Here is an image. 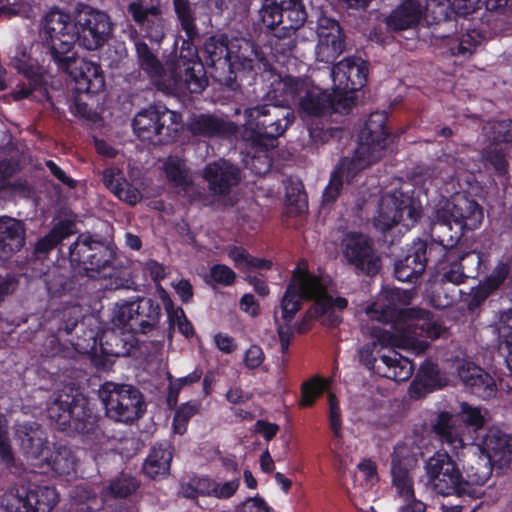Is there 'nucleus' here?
Instances as JSON below:
<instances>
[{"instance_id": "obj_1", "label": "nucleus", "mask_w": 512, "mask_h": 512, "mask_svg": "<svg viewBox=\"0 0 512 512\" xmlns=\"http://www.w3.org/2000/svg\"><path fill=\"white\" fill-rule=\"evenodd\" d=\"M293 82H283L280 74L270 73L269 89L264 103L247 107L245 117V139L255 147L268 150L275 146V141L282 136L293 123L295 116L286 98L287 89L292 91Z\"/></svg>"}, {"instance_id": "obj_2", "label": "nucleus", "mask_w": 512, "mask_h": 512, "mask_svg": "<svg viewBox=\"0 0 512 512\" xmlns=\"http://www.w3.org/2000/svg\"><path fill=\"white\" fill-rule=\"evenodd\" d=\"M67 32L73 33V46L78 42L81 47L95 51L112 37L113 23L106 12L88 5L77 11L75 21L59 9H52L45 16L43 47L50 51V41L54 36L60 39L61 34Z\"/></svg>"}, {"instance_id": "obj_3", "label": "nucleus", "mask_w": 512, "mask_h": 512, "mask_svg": "<svg viewBox=\"0 0 512 512\" xmlns=\"http://www.w3.org/2000/svg\"><path fill=\"white\" fill-rule=\"evenodd\" d=\"M72 266H78L86 277L104 280L109 290L129 289L133 284L129 270L118 260L108 241L89 233L80 234L68 247Z\"/></svg>"}, {"instance_id": "obj_4", "label": "nucleus", "mask_w": 512, "mask_h": 512, "mask_svg": "<svg viewBox=\"0 0 512 512\" xmlns=\"http://www.w3.org/2000/svg\"><path fill=\"white\" fill-rule=\"evenodd\" d=\"M383 297L387 304L374 303L366 309L371 320L391 324L398 336L405 338H439L445 332L440 324L432 319V314L421 308H400L396 302L405 304L407 292L399 288L385 290Z\"/></svg>"}, {"instance_id": "obj_5", "label": "nucleus", "mask_w": 512, "mask_h": 512, "mask_svg": "<svg viewBox=\"0 0 512 512\" xmlns=\"http://www.w3.org/2000/svg\"><path fill=\"white\" fill-rule=\"evenodd\" d=\"M259 16L266 31L275 38L271 42L274 55H291L296 47L293 36L307 19L302 1L263 0Z\"/></svg>"}, {"instance_id": "obj_6", "label": "nucleus", "mask_w": 512, "mask_h": 512, "mask_svg": "<svg viewBox=\"0 0 512 512\" xmlns=\"http://www.w3.org/2000/svg\"><path fill=\"white\" fill-rule=\"evenodd\" d=\"M62 38L50 41L47 53L58 69L67 73L76 84L78 93L98 94L105 88V78L101 66L95 62L80 58L73 51V33L61 34Z\"/></svg>"}, {"instance_id": "obj_7", "label": "nucleus", "mask_w": 512, "mask_h": 512, "mask_svg": "<svg viewBox=\"0 0 512 512\" xmlns=\"http://www.w3.org/2000/svg\"><path fill=\"white\" fill-rule=\"evenodd\" d=\"M86 399L80 393H59L48 408L49 418L61 430L68 428L90 436L97 431V419L86 406Z\"/></svg>"}, {"instance_id": "obj_8", "label": "nucleus", "mask_w": 512, "mask_h": 512, "mask_svg": "<svg viewBox=\"0 0 512 512\" xmlns=\"http://www.w3.org/2000/svg\"><path fill=\"white\" fill-rule=\"evenodd\" d=\"M132 126L134 132L143 141L167 144L178 137L181 115L166 107L150 106L135 115Z\"/></svg>"}, {"instance_id": "obj_9", "label": "nucleus", "mask_w": 512, "mask_h": 512, "mask_svg": "<svg viewBox=\"0 0 512 512\" xmlns=\"http://www.w3.org/2000/svg\"><path fill=\"white\" fill-rule=\"evenodd\" d=\"M386 122L385 111H376L369 115L358 135V145L352 157L353 169H365L385 156L391 142L385 127Z\"/></svg>"}, {"instance_id": "obj_10", "label": "nucleus", "mask_w": 512, "mask_h": 512, "mask_svg": "<svg viewBox=\"0 0 512 512\" xmlns=\"http://www.w3.org/2000/svg\"><path fill=\"white\" fill-rule=\"evenodd\" d=\"M99 397L105 406L106 414L120 422H133L145 410L141 391L130 384L105 382L99 389Z\"/></svg>"}, {"instance_id": "obj_11", "label": "nucleus", "mask_w": 512, "mask_h": 512, "mask_svg": "<svg viewBox=\"0 0 512 512\" xmlns=\"http://www.w3.org/2000/svg\"><path fill=\"white\" fill-rule=\"evenodd\" d=\"M427 485L439 495H466L461 470L447 452H436L425 462Z\"/></svg>"}, {"instance_id": "obj_12", "label": "nucleus", "mask_w": 512, "mask_h": 512, "mask_svg": "<svg viewBox=\"0 0 512 512\" xmlns=\"http://www.w3.org/2000/svg\"><path fill=\"white\" fill-rule=\"evenodd\" d=\"M340 251L346 264L354 267L357 273L375 276L381 269V259L374 248L373 240L360 232L344 234Z\"/></svg>"}, {"instance_id": "obj_13", "label": "nucleus", "mask_w": 512, "mask_h": 512, "mask_svg": "<svg viewBox=\"0 0 512 512\" xmlns=\"http://www.w3.org/2000/svg\"><path fill=\"white\" fill-rule=\"evenodd\" d=\"M118 321L141 334H148L159 327L162 310L151 298L138 297L122 304L116 314Z\"/></svg>"}, {"instance_id": "obj_14", "label": "nucleus", "mask_w": 512, "mask_h": 512, "mask_svg": "<svg viewBox=\"0 0 512 512\" xmlns=\"http://www.w3.org/2000/svg\"><path fill=\"white\" fill-rule=\"evenodd\" d=\"M419 217L420 212L412 206L408 197L388 194L381 197L373 224L376 229L386 234L399 223L407 228L413 226Z\"/></svg>"}, {"instance_id": "obj_15", "label": "nucleus", "mask_w": 512, "mask_h": 512, "mask_svg": "<svg viewBox=\"0 0 512 512\" xmlns=\"http://www.w3.org/2000/svg\"><path fill=\"white\" fill-rule=\"evenodd\" d=\"M319 293V280L299 267L296 268L281 300L282 320L284 322H291L296 313L301 309L302 300L319 295Z\"/></svg>"}, {"instance_id": "obj_16", "label": "nucleus", "mask_w": 512, "mask_h": 512, "mask_svg": "<svg viewBox=\"0 0 512 512\" xmlns=\"http://www.w3.org/2000/svg\"><path fill=\"white\" fill-rule=\"evenodd\" d=\"M126 10L145 36L154 42L165 37L167 21L160 2L127 0Z\"/></svg>"}, {"instance_id": "obj_17", "label": "nucleus", "mask_w": 512, "mask_h": 512, "mask_svg": "<svg viewBox=\"0 0 512 512\" xmlns=\"http://www.w3.org/2000/svg\"><path fill=\"white\" fill-rule=\"evenodd\" d=\"M206 63L215 81L234 90L237 87L236 73L231 61L230 42L227 37H210L204 44Z\"/></svg>"}, {"instance_id": "obj_18", "label": "nucleus", "mask_w": 512, "mask_h": 512, "mask_svg": "<svg viewBox=\"0 0 512 512\" xmlns=\"http://www.w3.org/2000/svg\"><path fill=\"white\" fill-rule=\"evenodd\" d=\"M440 250L436 244H428L418 239L413 242L406 256L394 264L396 278L402 282L414 283L425 272L429 261H438L435 252Z\"/></svg>"}, {"instance_id": "obj_19", "label": "nucleus", "mask_w": 512, "mask_h": 512, "mask_svg": "<svg viewBox=\"0 0 512 512\" xmlns=\"http://www.w3.org/2000/svg\"><path fill=\"white\" fill-rule=\"evenodd\" d=\"M283 82L291 80L293 85L291 90L287 89L286 98L288 102L298 101L299 109L302 113L309 116H321L330 111L331 95L321 91L317 87H311L305 80L300 78L285 76L282 77Z\"/></svg>"}, {"instance_id": "obj_20", "label": "nucleus", "mask_w": 512, "mask_h": 512, "mask_svg": "<svg viewBox=\"0 0 512 512\" xmlns=\"http://www.w3.org/2000/svg\"><path fill=\"white\" fill-rule=\"evenodd\" d=\"M464 228L456 222H453L448 215H442V210L437 206L431 215L430 233L433 242L440 247L435 252V257H453V249L463 236Z\"/></svg>"}, {"instance_id": "obj_21", "label": "nucleus", "mask_w": 512, "mask_h": 512, "mask_svg": "<svg viewBox=\"0 0 512 512\" xmlns=\"http://www.w3.org/2000/svg\"><path fill=\"white\" fill-rule=\"evenodd\" d=\"M318 43L316 59L324 63H333L345 50V35L339 23L328 17H321L317 27Z\"/></svg>"}, {"instance_id": "obj_22", "label": "nucleus", "mask_w": 512, "mask_h": 512, "mask_svg": "<svg viewBox=\"0 0 512 512\" xmlns=\"http://www.w3.org/2000/svg\"><path fill=\"white\" fill-rule=\"evenodd\" d=\"M436 206L442 210V215H448L465 230H474L483 221V208L474 199L462 194L442 200Z\"/></svg>"}, {"instance_id": "obj_23", "label": "nucleus", "mask_w": 512, "mask_h": 512, "mask_svg": "<svg viewBox=\"0 0 512 512\" xmlns=\"http://www.w3.org/2000/svg\"><path fill=\"white\" fill-rule=\"evenodd\" d=\"M135 51L139 67L150 77L158 90L165 94L176 92L174 76L168 73V67H164L157 55L142 40L135 42Z\"/></svg>"}, {"instance_id": "obj_24", "label": "nucleus", "mask_w": 512, "mask_h": 512, "mask_svg": "<svg viewBox=\"0 0 512 512\" xmlns=\"http://www.w3.org/2000/svg\"><path fill=\"white\" fill-rule=\"evenodd\" d=\"M461 457L466 494H469L472 485H483L489 480L495 464L480 446L463 447Z\"/></svg>"}, {"instance_id": "obj_25", "label": "nucleus", "mask_w": 512, "mask_h": 512, "mask_svg": "<svg viewBox=\"0 0 512 512\" xmlns=\"http://www.w3.org/2000/svg\"><path fill=\"white\" fill-rule=\"evenodd\" d=\"M231 61L233 70H253L262 68L265 79L270 82V73L275 74L271 70V65L264 57L259 46L252 40L246 38H236L230 42Z\"/></svg>"}, {"instance_id": "obj_26", "label": "nucleus", "mask_w": 512, "mask_h": 512, "mask_svg": "<svg viewBox=\"0 0 512 512\" xmlns=\"http://www.w3.org/2000/svg\"><path fill=\"white\" fill-rule=\"evenodd\" d=\"M416 459L405 444H398L392 454V484L404 500L414 496L413 479L410 470L415 466Z\"/></svg>"}, {"instance_id": "obj_27", "label": "nucleus", "mask_w": 512, "mask_h": 512, "mask_svg": "<svg viewBox=\"0 0 512 512\" xmlns=\"http://www.w3.org/2000/svg\"><path fill=\"white\" fill-rule=\"evenodd\" d=\"M203 178L208 182L213 195L225 196L240 182V169L231 162L219 159L203 169Z\"/></svg>"}, {"instance_id": "obj_28", "label": "nucleus", "mask_w": 512, "mask_h": 512, "mask_svg": "<svg viewBox=\"0 0 512 512\" xmlns=\"http://www.w3.org/2000/svg\"><path fill=\"white\" fill-rule=\"evenodd\" d=\"M367 74L366 61L357 57H348L332 68L334 87L345 92L361 89L366 83Z\"/></svg>"}, {"instance_id": "obj_29", "label": "nucleus", "mask_w": 512, "mask_h": 512, "mask_svg": "<svg viewBox=\"0 0 512 512\" xmlns=\"http://www.w3.org/2000/svg\"><path fill=\"white\" fill-rule=\"evenodd\" d=\"M456 370L461 383L472 394L482 399H490L496 395L495 380L481 367L470 361H461Z\"/></svg>"}, {"instance_id": "obj_30", "label": "nucleus", "mask_w": 512, "mask_h": 512, "mask_svg": "<svg viewBox=\"0 0 512 512\" xmlns=\"http://www.w3.org/2000/svg\"><path fill=\"white\" fill-rule=\"evenodd\" d=\"M187 130L195 137L226 138L237 131L235 123L215 114L192 115L187 122Z\"/></svg>"}, {"instance_id": "obj_31", "label": "nucleus", "mask_w": 512, "mask_h": 512, "mask_svg": "<svg viewBox=\"0 0 512 512\" xmlns=\"http://www.w3.org/2000/svg\"><path fill=\"white\" fill-rule=\"evenodd\" d=\"M25 243V228L21 221L10 217L0 218V260L10 258Z\"/></svg>"}, {"instance_id": "obj_32", "label": "nucleus", "mask_w": 512, "mask_h": 512, "mask_svg": "<svg viewBox=\"0 0 512 512\" xmlns=\"http://www.w3.org/2000/svg\"><path fill=\"white\" fill-rule=\"evenodd\" d=\"M423 18V6L418 0H404L387 17L385 23L393 31H402L418 25Z\"/></svg>"}, {"instance_id": "obj_33", "label": "nucleus", "mask_w": 512, "mask_h": 512, "mask_svg": "<svg viewBox=\"0 0 512 512\" xmlns=\"http://www.w3.org/2000/svg\"><path fill=\"white\" fill-rule=\"evenodd\" d=\"M85 279L83 274H72L68 269L54 267L44 275V282L49 293L53 296L77 292L80 289V280Z\"/></svg>"}, {"instance_id": "obj_34", "label": "nucleus", "mask_w": 512, "mask_h": 512, "mask_svg": "<svg viewBox=\"0 0 512 512\" xmlns=\"http://www.w3.org/2000/svg\"><path fill=\"white\" fill-rule=\"evenodd\" d=\"M376 373L396 382H404L411 377L413 364L398 352L390 351L389 354L380 356L376 365Z\"/></svg>"}, {"instance_id": "obj_35", "label": "nucleus", "mask_w": 512, "mask_h": 512, "mask_svg": "<svg viewBox=\"0 0 512 512\" xmlns=\"http://www.w3.org/2000/svg\"><path fill=\"white\" fill-rule=\"evenodd\" d=\"M16 435L21 449L28 459L35 460L42 456L45 448V436L39 424L36 422L19 424L16 428Z\"/></svg>"}, {"instance_id": "obj_36", "label": "nucleus", "mask_w": 512, "mask_h": 512, "mask_svg": "<svg viewBox=\"0 0 512 512\" xmlns=\"http://www.w3.org/2000/svg\"><path fill=\"white\" fill-rule=\"evenodd\" d=\"M482 450L500 468L508 466L512 462L510 437L501 431H490L484 438V448Z\"/></svg>"}, {"instance_id": "obj_37", "label": "nucleus", "mask_w": 512, "mask_h": 512, "mask_svg": "<svg viewBox=\"0 0 512 512\" xmlns=\"http://www.w3.org/2000/svg\"><path fill=\"white\" fill-rule=\"evenodd\" d=\"M104 185L120 200L135 205L142 199L140 191L133 187L118 168L106 169L103 173Z\"/></svg>"}, {"instance_id": "obj_38", "label": "nucleus", "mask_w": 512, "mask_h": 512, "mask_svg": "<svg viewBox=\"0 0 512 512\" xmlns=\"http://www.w3.org/2000/svg\"><path fill=\"white\" fill-rule=\"evenodd\" d=\"M353 158H342L331 174L330 182L323 193V203H333L339 196L344 180L349 181L362 169H353Z\"/></svg>"}, {"instance_id": "obj_39", "label": "nucleus", "mask_w": 512, "mask_h": 512, "mask_svg": "<svg viewBox=\"0 0 512 512\" xmlns=\"http://www.w3.org/2000/svg\"><path fill=\"white\" fill-rule=\"evenodd\" d=\"M510 273L507 263L499 262L492 273L479 285L473 293L469 307L479 306L491 293L495 292L504 283Z\"/></svg>"}, {"instance_id": "obj_40", "label": "nucleus", "mask_w": 512, "mask_h": 512, "mask_svg": "<svg viewBox=\"0 0 512 512\" xmlns=\"http://www.w3.org/2000/svg\"><path fill=\"white\" fill-rule=\"evenodd\" d=\"M172 457L168 445L153 446L143 464V472L152 479L168 475Z\"/></svg>"}, {"instance_id": "obj_41", "label": "nucleus", "mask_w": 512, "mask_h": 512, "mask_svg": "<svg viewBox=\"0 0 512 512\" xmlns=\"http://www.w3.org/2000/svg\"><path fill=\"white\" fill-rule=\"evenodd\" d=\"M446 385L438 366L431 362H425L420 367L415 380L412 383V391L416 396L422 397L426 393Z\"/></svg>"}, {"instance_id": "obj_42", "label": "nucleus", "mask_w": 512, "mask_h": 512, "mask_svg": "<svg viewBox=\"0 0 512 512\" xmlns=\"http://www.w3.org/2000/svg\"><path fill=\"white\" fill-rule=\"evenodd\" d=\"M134 337L116 330H108L100 339L101 351L107 356L125 357L134 348Z\"/></svg>"}, {"instance_id": "obj_43", "label": "nucleus", "mask_w": 512, "mask_h": 512, "mask_svg": "<svg viewBox=\"0 0 512 512\" xmlns=\"http://www.w3.org/2000/svg\"><path fill=\"white\" fill-rule=\"evenodd\" d=\"M75 224L71 220H63L56 224L53 229L44 237L40 238L34 248L37 257L46 256L53 248L64 239L74 234Z\"/></svg>"}, {"instance_id": "obj_44", "label": "nucleus", "mask_w": 512, "mask_h": 512, "mask_svg": "<svg viewBox=\"0 0 512 512\" xmlns=\"http://www.w3.org/2000/svg\"><path fill=\"white\" fill-rule=\"evenodd\" d=\"M371 335L376 339L371 344H367L359 350L360 362L369 369L376 372V365L379 359L373 357V350L377 343L382 346H392L396 343V335L391 331L383 330L380 327L373 326Z\"/></svg>"}, {"instance_id": "obj_45", "label": "nucleus", "mask_w": 512, "mask_h": 512, "mask_svg": "<svg viewBox=\"0 0 512 512\" xmlns=\"http://www.w3.org/2000/svg\"><path fill=\"white\" fill-rule=\"evenodd\" d=\"M193 39L187 37L186 40L182 41L179 54L170 61L167 62L168 73L174 76L176 84L182 76V70L194 63H199V57L197 49L192 43Z\"/></svg>"}, {"instance_id": "obj_46", "label": "nucleus", "mask_w": 512, "mask_h": 512, "mask_svg": "<svg viewBox=\"0 0 512 512\" xmlns=\"http://www.w3.org/2000/svg\"><path fill=\"white\" fill-rule=\"evenodd\" d=\"M204 66L201 62L194 63L182 70V76L177 83V90L186 88L191 93L199 94L207 86Z\"/></svg>"}, {"instance_id": "obj_47", "label": "nucleus", "mask_w": 512, "mask_h": 512, "mask_svg": "<svg viewBox=\"0 0 512 512\" xmlns=\"http://www.w3.org/2000/svg\"><path fill=\"white\" fill-rule=\"evenodd\" d=\"M456 422L457 418L455 416L448 413H441L434 426V430L443 441H446L454 448L458 446L464 447L461 438L462 427H457Z\"/></svg>"}, {"instance_id": "obj_48", "label": "nucleus", "mask_w": 512, "mask_h": 512, "mask_svg": "<svg viewBox=\"0 0 512 512\" xmlns=\"http://www.w3.org/2000/svg\"><path fill=\"white\" fill-rule=\"evenodd\" d=\"M27 492L35 512H50L58 502V493L53 487L39 486Z\"/></svg>"}, {"instance_id": "obj_49", "label": "nucleus", "mask_w": 512, "mask_h": 512, "mask_svg": "<svg viewBox=\"0 0 512 512\" xmlns=\"http://www.w3.org/2000/svg\"><path fill=\"white\" fill-rule=\"evenodd\" d=\"M173 6L182 30L189 39H194L198 36V29L192 4L189 0H173Z\"/></svg>"}, {"instance_id": "obj_50", "label": "nucleus", "mask_w": 512, "mask_h": 512, "mask_svg": "<svg viewBox=\"0 0 512 512\" xmlns=\"http://www.w3.org/2000/svg\"><path fill=\"white\" fill-rule=\"evenodd\" d=\"M451 10L452 5L448 0H427L423 18L428 26L441 25L445 21L454 20Z\"/></svg>"}, {"instance_id": "obj_51", "label": "nucleus", "mask_w": 512, "mask_h": 512, "mask_svg": "<svg viewBox=\"0 0 512 512\" xmlns=\"http://www.w3.org/2000/svg\"><path fill=\"white\" fill-rule=\"evenodd\" d=\"M455 257L467 278H476L487 261V255L476 250H471L462 255H455Z\"/></svg>"}, {"instance_id": "obj_52", "label": "nucleus", "mask_w": 512, "mask_h": 512, "mask_svg": "<svg viewBox=\"0 0 512 512\" xmlns=\"http://www.w3.org/2000/svg\"><path fill=\"white\" fill-rule=\"evenodd\" d=\"M286 204L291 212L301 214L307 209V196L300 181L288 180L286 184Z\"/></svg>"}, {"instance_id": "obj_53", "label": "nucleus", "mask_w": 512, "mask_h": 512, "mask_svg": "<svg viewBox=\"0 0 512 512\" xmlns=\"http://www.w3.org/2000/svg\"><path fill=\"white\" fill-rule=\"evenodd\" d=\"M483 131L491 142H512V120L489 121L484 125Z\"/></svg>"}, {"instance_id": "obj_54", "label": "nucleus", "mask_w": 512, "mask_h": 512, "mask_svg": "<svg viewBox=\"0 0 512 512\" xmlns=\"http://www.w3.org/2000/svg\"><path fill=\"white\" fill-rule=\"evenodd\" d=\"M495 330L498 333L499 350L506 351L509 356L512 352V309L501 313Z\"/></svg>"}, {"instance_id": "obj_55", "label": "nucleus", "mask_w": 512, "mask_h": 512, "mask_svg": "<svg viewBox=\"0 0 512 512\" xmlns=\"http://www.w3.org/2000/svg\"><path fill=\"white\" fill-rule=\"evenodd\" d=\"M50 465L58 475L69 476L75 472L76 459L71 450L60 448L51 457Z\"/></svg>"}, {"instance_id": "obj_56", "label": "nucleus", "mask_w": 512, "mask_h": 512, "mask_svg": "<svg viewBox=\"0 0 512 512\" xmlns=\"http://www.w3.org/2000/svg\"><path fill=\"white\" fill-rule=\"evenodd\" d=\"M162 300L165 306V309L168 313V318L170 323L173 325H177L179 331L184 334L185 336H189L193 333V328L190 322L187 320V318L184 315V311L181 308L174 309L173 308V302L169 298V296L166 294L165 291H163Z\"/></svg>"}, {"instance_id": "obj_57", "label": "nucleus", "mask_w": 512, "mask_h": 512, "mask_svg": "<svg viewBox=\"0 0 512 512\" xmlns=\"http://www.w3.org/2000/svg\"><path fill=\"white\" fill-rule=\"evenodd\" d=\"M455 417L468 426H472L475 430L482 428L485 423V414L482 410L467 402L460 403L459 411Z\"/></svg>"}, {"instance_id": "obj_58", "label": "nucleus", "mask_w": 512, "mask_h": 512, "mask_svg": "<svg viewBox=\"0 0 512 512\" xmlns=\"http://www.w3.org/2000/svg\"><path fill=\"white\" fill-rule=\"evenodd\" d=\"M139 484L137 480L127 474H121L113 480L108 487L109 493L115 498H126L134 493Z\"/></svg>"}, {"instance_id": "obj_59", "label": "nucleus", "mask_w": 512, "mask_h": 512, "mask_svg": "<svg viewBox=\"0 0 512 512\" xmlns=\"http://www.w3.org/2000/svg\"><path fill=\"white\" fill-rule=\"evenodd\" d=\"M56 318L59 321L58 333L70 334L77 327L83 315L79 306H73L58 312Z\"/></svg>"}, {"instance_id": "obj_60", "label": "nucleus", "mask_w": 512, "mask_h": 512, "mask_svg": "<svg viewBox=\"0 0 512 512\" xmlns=\"http://www.w3.org/2000/svg\"><path fill=\"white\" fill-rule=\"evenodd\" d=\"M461 291L450 284L441 282L433 295V302L436 307L446 308L453 305L460 297Z\"/></svg>"}, {"instance_id": "obj_61", "label": "nucleus", "mask_w": 512, "mask_h": 512, "mask_svg": "<svg viewBox=\"0 0 512 512\" xmlns=\"http://www.w3.org/2000/svg\"><path fill=\"white\" fill-rule=\"evenodd\" d=\"M355 105L354 92H345L334 87V93L331 95V108L328 113H348Z\"/></svg>"}, {"instance_id": "obj_62", "label": "nucleus", "mask_w": 512, "mask_h": 512, "mask_svg": "<svg viewBox=\"0 0 512 512\" xmlns=\"http://www.w3.org/2000/svg\"><path fill=\"white\" fill-rule=\"evenodd\" d=\"M309 299H314L315 302L306 312L307 319H315L319 316H324L329 311V308L332 307V297L326 294L321 283L319 295L310 297Z\"/></svg>"}, {"instance_id": "obj_63", "label": "nucleus", "mask_w": 512, "mask_h": 512, "mask_svg": "<svg viewBox=\"0 0 512 512\" xmlns=\"http://www.w3.org/2000/svg\"><path fill=\"white\" fill-rule=\"evenodd\" d=\"M482 157L487 164H490L498 173L503 174L507 169V160L504 150L496 146H489L482 152Z\"/></svg>"}, {"instance_id": "obj_64", "label": "nucleus", "mask_w": 512, "mask_h": 512, "mask_svg": "<svg viewBox=\"0 0 512 512\" xmlns=\"http://www.w3.org/2000/svg\"><path fill=\"white\" fill-rule=\"evenodd\" d=\"M3 505L7 512H35L32 503L28 500V492L6 495Z\"/></svg>"}]
</instances>
